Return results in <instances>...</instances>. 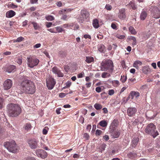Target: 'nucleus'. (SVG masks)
Masks as SVG:
<instances>
[{
	"instance_id": "1",
	"label": "nucleus",
	"mask_w": 160,
	"mask_h": 160,
	"mask_svg": "<svg viewBox=\"0 0 160 160\" xmlns=\"http://www.w3.org/2000/svg\"><path fill=\"white\" fill-rule=\"evenodd\" d=\"M21 89L23 92L30 94H33L35 91L36 88L34 83L31 81L24 80L21 84Z\"/></svg>"
},
{
	"instance_id": "2",
	"label": "nucleus",
	"mask_w": 160,
	"mask_h": 160,
	"mask_svg": "<svg viewBox=\"0 0 160 160\" xmlns=\"http://www.w3.org/2000/svg\"><path fill=\"white\" fill-rule=\"evenodd\" d=\"M8 107L10 115L12 117H17L21 112V109L18 104L11 103Z\"/></svg>"
},
{
	"instance_id": "3",
	"label": "nucleus",
	"mask_w": 160,
	"mask_h": 160,
	"mask_svg": "<svg viewBox=\"0 0 160 160\" xmlns=\"http://www.w3.org/2000/svg\"><path fill=\"white\" fill-rule=\"evenodd\" d=\"M4 146L9 151L13 153H17L19 149V148L15 142L13 140L5 142L4 143Z\"/></svg>"
},
{
	"instance_id": "4",
	"label": "nucleus",
	"mask_w": 160,
	"mask_h": 160,
	"mask_svg": "<svg viewBox=\"0 0 160 160\" xmlns=\"http://www.w3.org/2000/svg\"><path fill=\"white\" fill-rule=\"evenodd\" d=\"M145 132L155 138L158 135V133L156 129V127L152 123H150L148 125L145 129Z\"/></svg>"
},
{
	"instance_id": "5",
	"label": "nucleus",
	"mask_w": 160,
	"mask_h": 160,
	"mask_svg": "<svg viewBox=\"0 0 160 160\" xmlns=\"http://www.w3.org/2000/svg\"><path fill=\"white\" fill-rule=\"evenodd\" d=\"M27 64L31 68H32L37 65L39 62L38 59L32 57L27 58Z\"/></svg>"
},
{
	"instance_id": "6",
	"label": "nucleus",
	"mask_w": 160,
	"mask_h": 160,
	"mask_svg": "<svg viewBox=\"0 0 160 160\" xmlns=\"http://www.w3.org/2000/svg\"><path fill=\"white\" fill-rule=\"evenodd\" d=\"M27 142L29 146L32 149H35L38 147V141L36 139L33 138L28 139Z\"/></svg>"
},
{
	"instance_id": "7",
	"label": "nucleus",
	"mask_w": 160,
	"mask_h": 160,
	"mask_svg": "<svg viewBox=\"0 0 160 160\" xmlns=\"http://www.w3.org/2000/svg\"><path fill=\"white\" fill-rule=\"evenodd\" d=\"M151 15L154 18L158 19L160 18V11L156 7H152L150 8Z\"/></svg>"
},
{
	"instance_id": "8",
	"label": "nucleus",
	"mask_w": 160,
	"mask_h": 160,
	"mask_svg": "<svg viewBox=\"0 0 160 160\" xmlns=\"http://www.w3.org/2000/svg\"><path fill=\"white\" fill-rule=\"evenodd\" d=\"M46 81L47 86L48 89L49 90L52 89L56 83L55 80L52 77H50L47 79Z\"/></svg>"
},
{
	"instance_id": "9",
	"label": "nucleus",
	"mask_w": 160,
	"mask_h": 160,
	"mask_svg": "<svg viewBox=\"0 0 160 160\" xmlns=\"http://www.w3.org/2000/svg\"><path fill=\"white\" fill-rule=\"evenodd\" d=\"M36 153L37 156L39 158L42 159L46 158L48 156V154L46 152L42 149H38L36 151Z\"/></svg>"
},
{
	"instance_id": "10",
	"label": "nucleus",
	"mask_w": 160,
	"mask_h": 160,
	"mask_svg": "<svg viewBox=\"0 0 160 160\" xmlns=\"http://www.w3.org/2000/svg\"><path fill=\"white\" fill-rule=\"evenodd\" d=\"M52 72L56 75L59 77H62L64 76V74L56 66H54L52 68Z\"/></svg>"
},
{
	"instance_id": "11",
	"label": "nucleus",
	"mask_w": 160,
	"mask_h": 160,
	"mask_svg": "<svg viewBox=\"0 0 160 160\" xmlns=\"http://www.w3.org/2000/svg\"><path fill=\"white\" fill-rule=\"evenodd\" d=\"M3 87L5 90H8L10 89L12 85V81L10 79H7L3 83Z\"/></svg>"
},
{
	"instance_id": "12",
	"label": "nucleus",
	"mask_w": 160,
	"mask_h": 160,
	"mask_svg": "<svg viewBox=\"0 0 160 160\" xmlns=\"http://www.w3.org/2000/svg\"><path fill=\"white\" fill-rule=\"evenodd\" d=\"M112 129L113 130L111 132V137L113 138H118L120 135L119 131L116 129L115 127L113 128Z\"/></svg>"
},
{
	"instance_id": "13",
	"label": "nucleus",
	"mask_w": 160,
	"mask_h": 160,
	"mask_svg": "<svg viewBox=\"0 0 160 160\" xmlns=\"http://www.w3.org/2000/svg\"><path fill=\"white\" fill-rule=\"evenodd\" d=\"M137 111V109L136 108L130 107L128 108L127 112L129 116L132 117L135 115Z\"/></svg>"
},
{
	"instance_id": "14",
	"label": "nucleus",
	"mask_w": 160,
	"mask_h": 160,
	"mask_svg": "<svg viewBox=\"0 0 160 160\" xmlns=\"http://www.w3.org/2000/svg\"><path fill=\"white\" fill-rule=\"evenodd\" d=\"M110 68V63L109 61L103 62L102 63L101 69L102 71H107Z\"/></svg>"
},
{
	"instance_id": "15",
	"label": "nucleus",
	"mask_w": 160,
	"mask_h": 160,
	"mask_svg": "<svg viewBox=\"0 0 160 160\" xmlns=\"http://www.w3.org/2000/svg\"><path fill=\"white\" fill-rule=\"evenodd\" d=\"M118 17L119 18L121 19L124 20L126 18V15L125 13V9L121 8L119 10Z\"/></svg>"
},
{
	"instance_id": "16",
	"label": "nucleus",
	"mask_w": 160,
	"mask_h": 160,
	"mask_svg": "<svg viewBox=\"0 0 160 160\" xmlns=\"http://www.w3.org/2000/svg\"><path fill=\"white\" fill-rule=\"evenodd\" d=\"M81 16L82 18L81 19V23H82L84 21V18H87L89 16V13L86 10H82L81 12Z\"/></svg>"
},
{
	"instance_id": "17",
	"label": "nucleus",
	"mask_w": 160,
	"mask_h": 160,
	"mask_svg": "<svg viewBox=\"0 0 160 160\" xmlns=\"http://www.w3.org/2000/svg\"><path fill=\"white\" fill-rule=\"evenodd\" d=\"M148 15V13L147 10L143 9L140 14V18L141 20H144L147 18Z\"/></svg>"
},
{
	"instance_id": "18",
	"label": "nucleus",
	"mask_w": 160,
	"mask_h": 160,
	"mask_svg": "<svg viewBox=\"0 0 160 160\" xmlns=\"http://www.w3.org/2000/svg\"><path fill=\"white\" fill-rule=\"evenodd\" d=\"M131 41H132V45L133 46L137 44V40L135 37L132 36H128L127 38V41L128 42H129Z\"/></svg>"
},
{
	"instance_id": "19",
	"label": "nucleus",
	"mask_w": 160,
	"mask_h": 160,
	"mask_svg": "<svg viewBox=\"0 0 160 160\" xmlns=\"http://www.w3.org/2000/svg\"><path fill=\"white\" fill-rule=\"evenodd\" d=\"M16 14L15 12L13 10H10L8 11L6 13V17L8 18H11Z\"/></svg>"
},
{
	"instance_id": "20",
	"label": "nucleus",
	"mask_w": 160,
	"mask_h": 160,
	"mask_svg": "<svg viewBox=\"0 0 160 160\" xmlns=\"http://www.w3.org/2000/svg\"><path fill=\"white\" fill-rule=\"evenodd\" d=\"M142 62L139 60L135 61L133 63V67L137 69H139V67L142 65Z\"/></svg>"
},
{
	"instance_id": "21",
	"label": "nucleus",
	"mask_w": 160,
	"mask_h": 160,
	"mask_svg": "<svg viewBox=\"0 0 160 160\" xmlns=\"http://www.w3.org/2000/svg\"><path fill=\"white\" fill-rule=\"evenodd\" d=\"M139 141V138H134L132 141L131 146L133 148H135L137 145Z\"/></svg>"
},
{
	"instance_id": "22",
	"label": "nucleus",
	"mask_w": 160,
	"mask_h": 160,
	"mask_svg": "<svg viewBox=\"0 0 160 160\" xmlns=\"http://www.w3.org/2000/svg\"><path fill=\"white\" fill-rule=\"evenodd\" d=\"M15 67L13 65H10L9 66L6 70V71L9 73L13 72L15 71Z\"/></svg>"
},
{
	"instance_id": "23",
	"label": "nucleus",
	"mask_w": 160,
	"mask_h": 160,
	"mask_svg": "<svg viewBox=\"0 0 160 160\" xmlns=\"http://www.w3.org/2000/svg\"><path fill=\"white\" fill-rule=\"evenodd\" d=\"M131 98L133 99L134 97L137 98L139 96V93L138 92L132 91L130 93Z\"/></svg>"
},
{
	"instance_id": "24",
	"label": "nucleus",
	"mask_w": 160,
	"mask_h": 160,
	"mask_svg": "<svg viewBox=\"0 0 160 160\" xmlns=\"http://www.w3.org/2000/svg\"><path fill=\"white\" fill-rule=\"evenodd\" d=\"M92 25L95 28H98L99 27L98 20L97 19H94L93 20Z\"/></svg>"
},
{
	"instance_id": "25",
	"label": "nucleus",
	"mask_w": 160,
	"mask_h": 160,
	"mask_svg": "<svg viewBox=\"0 0 160 160\" xmlns=\"http://www.w3.org/2000/svg\"><path fill=\"white\" fill-rule=\"evenodd\" d=\"M98 49L101 52H103L105 51V48L104 46L102 44H100L98 45Z\"/></svg>"
},
{
	"instance_id": "26",
	"label": "nucleus",
	"mask_w": 160,
	"mask_h": 160,
	"mask_svg": "<svg viewBox=\"0 0 160 160\" xmlns=\"http://www.w3.org/2000/svg\"><path fill=\"white\" fill-rule=\"evenodd\" d=\"M86 58V59L85 60V61L88 63L94 62V59L91 56H87Z\"/></svg>"
},
{
	"instance_id": "27",
	"label": "nucleus",
	"mask_w": 160,
	"mask_h": 160,
	"mask_svg": "<svg viewBox=\"0 0 160 160\" xmlns=\"http://www.w3.org/2000/svg\"><path fill=\"white\" fill-rule=\"evenodd\" d=\"M149 68L148 66H145L142 67V70L143 73L145 74H147L149 70Z\"/></svg>"
},
{
	"instance_id": "28",
	"label": "nucleus",
	"mask_w": 160,
	"mask_h": 160,
	"mask_svg": "<svg viewBox=\"0 0 160 160\" xmlns=\"http://www.w3.org/2000/svg\"><path fill=\"white\" fill-rule=\"evenodd\" d=\"M129 30L131 34L135 35L137 34V32L134 28L132 26H130L129 28Z\"/></svg>"
},
{
	"instance_id": "29",
	"label": "nucleus",
	"mask_w": 160,
	"mask_h": 160,
	"mask_svg": "<svg viewBox=\"0 0 160 160\" xmlns=\"http://www.w3.org/2000/svg\"><path fill=\"white\" fill-rule=\"evenodd\" d=\"M128 7H131L133 9H135L136 8V6L135 5V3L131 1L129 2L128 5H127Z\"/></svg>"
},
{
	"instance_id": "30",
	"label": "nucleus",
	"mask_w": 160,
	"mask_h": 160,
	"mask_svg": "<svg viewBox=\"0 0 160 160\" xmlns=\"http://www.w3.org/2000/svg\"><path fill=\"white\" fill-rule=\"evenodd\" d=\"M24 38L22 37H20L16 39L13 40V42L14 43L15 42H20L21 41H24Z\"/></svg>"
},
{
	"instance_id": "31",
	"label": "nucleus",
	"mask_w": 160,
	"mask_h": 160,
	"mask_svg": "<svg viewBox=\"0 0 160 160\" xmlns=\"http://www.w3.org/2000/svg\"><path fill=\"white\" fill-rule=\"evenodd\" d=\"M32 126L30 123H27L24 125V128L27 131L30 130Z\"/></svg>"
},
{
	"instance_id": "32",
	"label": "nucleus",
	"mask_w": 160,
	"mask_h": 160,
	"mask_svg": "<svg viewBox=\"0 0 160 160\" xmlns=\"http://www.w3.org/2000/svg\"><path fill=\"white\" fill-rule=\"evenodd\" d=\"M99 125L102 127H105L107 126L108 123L105 120L101 121L99 123Z\"/></svg>"
},
{
	"instance_id": "33",
	"label": "nucleus",
	"mask_w": 160,
	"mask_h": 160,
	"mask_svg": "<svg viewBox=\"0 0 160 160\" xmlns=\"http://www.w3.org/2000/svg\"><path fill=\"white\" fill-rule=\"evenodd\" d=\"M55 29L56 33L61 32L64 31V30L60 27H55Z\"/></svg>"
},
{
	"instance_id": "34",
	"label": "nucleus",
	"mask_w": 160,
	"mask_h": 160,
	"mask_svg": "<svg viewBox=\"0 0 160 160\" xmlns=\"http://www.w3.org/2000/svg\"><path fill=\"white\" fill-rule=\"evenodd\" d=\"M94 107L96 110H99L102 108V106L99 103H96L94 105Z\"/></svg>"
},
{
	"instance_id": "35",
	"label": "nucleus",
	"mask_w": 160,
	"mask_h": 160,
	"mask_svg": "<svg viewBox=\"0 0 160 160\" xmlns=\"http://www.w3.org/2000/svg\"><path fill=\"white\" fill-rule=\"evenodd\" d=\"M31 23L33 25L35 30H38L39 29V26L37 23L33 22H32Z\"/></svg>"
},
{
	"instance_id": "36",
	"label": "nucleus",
	"mask_w": 160,
	"mask_h": 160,
	"mask_svg": "<svg viewBox=\"0 0 160 160\" xmlns=\"http://www.w3.org/2000/svg\"><path fill=\"white\" fill-rule=\"evenodd\" d=\"M118 125V120L114 119L112 122L111 125V126H112V127L114 126L113 128H115V127L117 126Z\"/></svg>"
},
{
	"instance_id": "37",
	"label": "nucleus",
	"mask_w": 160,
	"mask_h": 160,
	"mask_svg": "<svg viewBox=\"0 0 160 160\" xmlns=\"http://www.w3.org/2000/svg\"><path fill=\"white\" fill-rule=\"evenodd\" d=\"M45 18L48 21H52L54 19V18L53 16L50 15L45 17Z\"/></svg>"
},
{
	"instance_id": "38",
	"label": "nucleus",
	"mask_w": 160,
	"mask_h": 160,
	"mask_svg": "<svg viewBox=\"0 0 160 160\" xmlns=\"http://www.w3.org/2000/svg\"><path fill=\"white\" fill-rule=\"evenodd\" d=\"M128 155L129 158H133L136 157V154L133 152H130L128 154Z\"/></svg>"
},
{
	"instance_id": "39",
	"label": "nucleus",
	"mask_w": 160,
	"mask_h": 160,
	"mask_svg": "<svg viewBox=\"0 0 160 160\" xmlns=\"http://www.w3.org/2000/svg\"><path fill=\"white\" fill-rule=\"evenodd\" d=\"M112 84L114 87H117L119 85V82L118 80H114L112 81Z\"/></svg>"
},
{
	"instance_id": "40",
	"label": "nucleus",
	"mask_w": 160,
	"mask_h": 160,
	"mask_svg": "<svg viewBox=\"0 0 160 160\" xmlns=\"http://www.w3.org/2000/svg\"><path fill=\"white\" fill-rule=\"evenodd\" d=\"M8 8H10L12 9L16 8L18 7V6L14 4L13 3L9 4L8 5Z\"/></svg>"
},
{
	"instance_id": "41",
	"label": "nucleus",
	"mask_w": 160,
	"mask_h": 160,
	"mask_svg": "<svg viewBox=\"0 0 160 160\" xmlns=\"http://www.w3.org/2000/svg\"><path fill=\"white\" fill-rule=\"evenodd\" d=\"M110 74L107 72H103L102 73V77L103 78H106L110 76Z\"/></svg>"
},
{
	"instance_id": "42",
	"label": "nucleus",
	"mask_w": 160,
	"mask_h": 160,
	"mask_svg": "<svg viewBox=\"0 0 160 160\" xmlns=\"http://www.w3.org/2000/svg\"><path fill=\"white\" fill-rule=\"evenodd\" d=\"M49 128L48 127H45L43 129L42 133L44 135H46L47 134Z\"/></svg>"
},
{
	"instance_id": "43",
	"label": "nucleus",
	"mask_w": 160,
	"mask_h": 160,
	"mask_svg": "<svg viewBox=\"0 0 160 160\" xmlns=\"http://www.w3.org/2000/svg\"><path fill=\"white\" fill-rule=\"evenodd\" d=\"M65 10V9H63L58 11V14L59 15H63L66 14Z\"/></svg>"
},
{
	"instance_id": "44",
	"label": "nucleus",
	"mask_w": 160,
	"mask_h": 160,
	"mask_svg": "<svg viewBox=\"0 0 160 160\" xmlns=\"http://www.w3.org/2000/svg\"><path fill=\"white\" fill-rule=\"evenodd\" d=\"M126 79L127 77L126 76H125L124 75H123V76H121L120 80L122 82H124L126 81Z\"/></svg>"
},
{
	"instance_id": "45",
	"label": "nucleus",
	"mask_w": 160,
	"mask_h": 160,
	"mask_svg": "<svg viewBox=\"0 0 160 160\" xmlns=\"http://www.w3.org/2000/svg\"><path fill=\"white\" fill-rule=\"evenodd\" d=\"M121 65L123 68L126 69L127 68V66L126 65L125 62L124 61H122L121 62Z\"/></svg>"
},
{
	"instance_id": "46",
	"label": "nucleus",
	"mask_w": 160,
	"mask_h": 160,
	"mask_svg": "<svg viewBox=\"0 0 160 160\" xmlns=\"http://www.w3.org/2000/svg\"><path fill=\"white\" fill-rule=\"evenodd\" d=\"M111 27L112 28L115 30H117L118 28L116 24L114 23H112L111 25Z\"/></svg>"
},
{
	"instance_id": "47",
	"label": "nucleus",
	"mask_w": 160,
	"mask_h": 160,
	"mask_svg": "<svg viewBox=\"0 0 160 160\" xmlns=\"http://www.w3.org/2000/svg\"><path fill=\"white\" fill-rule=\"evenodd\" d=\"M48 30L52 33H56V32L55 27L53 28H50L48 29Z\"/></svg>"
},
{
	"instance_id": "48",
	"label": "nucleus",
	"mask_w": 160,
	"mask_h": 160,
	"mask_svg": "<svg viewBox=\"0 0 160 160\" xmlns=\"http://www.w3.org/2000/svg\"><path fill=\"white\" fill-rule=\"evenodd\" d=\"M66 86L65 87V88H69L71 84V82L70 81H68L66 83Z\"/></svg>"
},
{
	"instance_id": "49",
	"label": "nucleus",
	"mask_w": 160,
	"mask_h": 160,
	"mask_svg": "<svg viewBox=\"0 0 160 160\" xmlns=\"http://www.w3.org/2000/svg\"><path fill=\"white\" fill-rule=\"evenodd\" d=\"M3 102V99L2 98H0V109L2 108Z\"/></svg>"
},
{
	"instance_id": "50",
	"label": "nucleus",
	"mask_w": 160,
	"mask_h": 160,
	"mask_svg": "<svg viewBox=\"0 0 160 160\" xmlns=\"http://www.w3.org/2000/svg\"><path fill=\"white\" fill-rule=\"evenodd\" d=\"M84 73L83 72L77 74V77L78 78H82L83 77Z\"/></svg>"
},
{
	"instance_id": "51",
	"label": "nucleus",
	"mask_w": 160,
	"mask_h": 160,
	"mask_svg": "<svg viewBox=\"0 0 160 160\" xmlns=\"http://www.w3.org/2000/svg\"><path fill=\"white\" fill-rule=\"evenodd\" d=\"M102 132V131L101 130L97 129L96 131L95 134L97 135H99L101 134Z\"/></svg>"
},
{
	"instance_id": "52",
	"label": "nucleus",
	"mask_w": 160,
	"mask_h": 160,
	"mask_svg": "<svg viewBox=\"0 0 160 160\" xmlns=\"http://www.w3.org/2000/svg\"><path fill=\"white\" fill-rule=\"evenodd\" d=\"M116 37L120 39H123L125 37V36L124 35H120L119 34H117Z\"/></svg>"
},
{
	"instance_id": "53",
	"label": "nucleus",
	"mask_w": 160,
	"mask_h": 160,
	"mask_svg": "<svg viewBox=\"0 0 160 160\" xmlns=\"http://www.w3.org/2000/svg\"><path fill=\"white\" fill-rule=\"evenodd\" d=\"M56 4L58 7H61L62 6V2L61 1H58L56 3Z\"/></svg>"
},
{
	"instance_id": "54",
	"label": "nucleus",
	"mask_w": 160,
	"mask_h": 160,
	"mask_svg": "<svg viewBox=\"0 0 160 160\" xmlns=\"http://www.w3.org/2000/svg\"><path fill=\"white\" fill-rule=\"evenodd\" d=\"M67 16L66 14H64L62 15L61 17V19L64 20H66L67 19Z\"/></svg>"
},
{
	"instance_id": "55",
	"label": "nucleus",
	"mask_w": 160,
	"mask_h": 160,
	"mask_svg": "<svg viewBox=\"0 0 160 160\" xmlns=\"http://www.w3.org/2000/svg\"><path fill=\"white\" fill-rule=\"evenodd\" d=\"M79 122L82 124L84 122V118L83 117H81L79 119Z\"/></svg>"
},
{
	"instance_id": "56",
	"label": "nucleus",
	"mask_w": 160,
	"mask_h": 160,
	"mask_svg": "<svg viewBox=\"0 0 160 160\" xmlns=\"http://www.w3.org/2000/svg\"><path fill=\"white\" fill-rule=\"evenodd\" d=\"M52 25V23L51 22H47L46 23V26L48 28L51 27Z\"/></svg>"
},
{
	"instance_id": "57",
	"label": "nucleus",
	"mask_w": 160,
	"mask_h": 160,
	"mask_svg": "<svg viewBox=\"0 0 160 160\" xmlns=\"http://www.w3.org/2000/svg\"><path fill=\"white\" fill-rule=\"evenodd\" d=\"M64 69L66 72H68L69 69V66L67 65L65 66L64 67Z\"/></svg>"
},
{
	"instance_id": "58",
	"label": "nucleus",
	"mask_w": 160,
	"mask_h": 160,
	"mask_svg": "<svg viewBox=\"0 0 160 160\" xmlns=\"http://www.w3.org/2000/svg\"><path fill=\"white\" fill-rule=\"evenodd\" d=\"M65 10L66 13L68 12H71L73 9L72 8H66L65 9Z\"/></svg>"
},
{
	"instance_id": "59",
	"label": "nucleus",
	"mask_w": 160,
	"mask_h": 160,
	"mask_svg": "<svg viewBox=\"0 0 160 160\" xmlns=\"http://www.w3.org/2000/svg\"><path fill=\"white\" fill-rule=\"evenodd\" d=\"M83 137L85 138L86 140H88L89 138V136L87 133H85L83 135Z\"/></svg>"
},
{
	"instance_id": "60",
	"label": "nucleus",
	"mask_w": 160,
	"mask_h": 160,
	"mask_svg": "<svg viewBox=\"0 0 160 160\" xmlns=\"http://www.w3.org/2000/svg\"><path fill=\"white\" fill-rule=\"evenodd\" d=\"M95 90L96 91L98 92H100L101 91V88L99 87H97Z\"/></svg>"
},
{
	"instance_id": "61",
	"label": "nucleus",
	"mask_w": 160,
	"mask_h": 160,
	"mask_svg": "<svg viewBox=\"0 0 160 160\" xmlns=\"http://www.w3.org/2000/svg\"><path fill=\"white\" fill-rule=\"evenodd\" d=\"M103 139L106 141H108L109 140V138L108 136L107 135H105L103 137Z\"/></svg>"
},
{
	"instance_id": "62",
	"label": "nucleus",
	"mask_w": 160,
	"mask_h": 160,
	"mask_svg": "<svg viewBox=\"0 0 160 160\" xmlns=\"http://www.w3.org/2000/svg\"><path fill=\"white\" fill-rule=\"evenodd\" d=\"M61 110V108H59L56 109V112L58 114H59L61 113L60 111Z\"/></svg>"
},
{
	"instance_id": "63",
	"label": "nucleus",
	"mask_w": 160,
	"mask_h": 160,
	"mask_svg": "<svg viewBox=\"0 0 160 160\" xmlns=\"http://www.w3.org/2000/svg\"><path fill=\"white\" fill-rule=\"evenodd\" d=\"M84 37L86 39V38H89V39H91V36L88 34H85L84 35Z\"/></svg>"
},
{
	"instance_id": "64",
	"label": "nucleus",
	"mask_w": 160,
	"mask_h": 160,
	"mask_svg": "<svg viewBox=\"0 0 160 160\" xmlns=\"http://www.w3.org/2000/svg\"><path fill=\"white\" fill-rule=\"evenodd\" d=\"M26 160H36V159L34 157H30L27 158Z\"/></svg>"
}]
</instances>
